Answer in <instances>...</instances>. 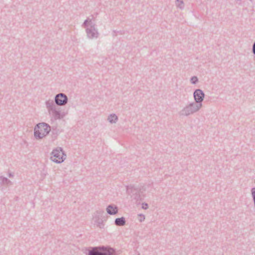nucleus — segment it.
<instances>
[{
	"label": "nucleus",
	"instance_id": "obj_1",
	"mask_svg": "<svg viewBox=\"0 0 255 255\" xmlns=\"http://www.w3.org/2000/svg\"><path fill=\"white\" fill-rule=\"evenodd\" d=\"M87 255H117L115 250L109 247L104 246L90 247L86 249Z\"/></svg>",
	"mask_w": 255,
	"mask_h": 255
},
{
	"label": "nucleus",
	"instance_id": "obj_2",
	"mask_svg": "<svg viewBox=\"0 0 255 255\" xmlns=\"http://www.w3.org/2000/svg\"><path fill=\"white\" fill-rule=\"evenodd\" d=\"M50 130L51 127L48 124L40 123L35 126L34 134L36 139H40L47 135Z\"/></svg>",
	"mask_w": 255,
	"mask_h": 255
},
{
	"label": "nucleus",
	"instance_id": "obj_3",
	"mask_svg": "<svg viewBox=\"0 0 255 255\" xmlns=\"http://www.w3.org/2000/svg\"><path fill=\"white\" fill-rule=\"evenodd\" d=\"M200 109L198 105H196L194 102H191L184 107L179 112V115L181 117H188L197 113Z\"/></svg>",
	"mask_w": 255,
	"mask_h": 255
},
{
	"label": "nucleus",
	"instance_id": "obj_4",
	"mask_svg": "<svg viewBox=\"0 0 255 255\" xmlns=\"http://www.w3.org/2000/svg\"><path fill=\"white\" fill-rule=\"evenodd\" d=\"M53 157H51V160L56 163L63 162L66 158V154L64 153L61 147H57L54 149L51 152Z\"/></svg>",
	"mask_w": 255,
	"mask_h": 255
},
{
	"label": "nucleus",
	"instance_id": "obj_5",
	"mask_svg": "<svg viewBox=\"0 0 255 255\" xmlns=\"http://www.w3.org/2000/svg\"><path fill=\"white\" fill-rule=\"evenodd\" d=\"M193 97L195 101L194 103L201 108L202 107V102L203 101L205 97L204 92L200 89H196L193 93Z\"/></svg>",
	"mask_w": 255,
	"mask_h": 255
},
{
	"label": "nucleus",
	"instance_id": "obj_6",
	"mask_svg": "<svg viewBox=\"0 0 255 255\" xmlns=\"http://www.w3.org/2000/svg\"><path fill=\"white\" fill-rule=\"evenodd\" d=\"M54 101L56 105L63 106L67 104L68 98L65 94L60 93L55 95Z\"/></svg>",
	"mask_w": 255,
	"mask_h": 255
},
{
	"label": "nucleus",
	"instance_id": "obj_7",
	"mask_svg": "<svg viewBox=\"0 0 255 255\" xmlns=\"http://www.w3.org/2000/svg\"><path fill=\"white\" fill-rule=\"evenodd\" d=\"M86 31L89 38L92 39L98 37L99 33L95 27V24L91 25L90 27H87Z\"/></svg>",
	"mask_w": 255,
	"mask_h": 255
},
{
	"label": "nucleus",
	"instance_id": "obj_8",
	"mask_svg": "<svg viewBox=\"0 0 255 255\" xmlns=\"http://www.w3.org/2000/svg\"><path fill=\"white\" fill-rule=\"evenodd\" d=\"M105 214L104 211H100L97 212V214L94 217V221L97 224V226L100 228H104L103 220L102 218L103 215Z\"/></svg>",
	"mask_w": 255,
	"mask_h": 255
},
{
	"label": "nucleus",
	"instance_id": "obj_9",
	"mask_svg": "<svg viewBox=\"0 0 255 255\" xmlns=\"http://www.w3.org/2000/svg\"><path fill=\"white\" fill-rule=\"evenodd\" d=\"M49 113L55 120H60L64 117V114L57 107L50 111Z\"/></svg>",
	"mask_w": 255,
	"mask_h": 255
},
{
	"label": "nucleus",
	"instance_id": "obj_10",
	"mask_svg": "<svg viewBox=\"0 0 255 255\" xmlns=\"http://www.w3.org/2000/svg\"><path fill=\"white\" fill-rule=\"evenodd\" d=\"M107 212L110 215H115L118 213V207L114 204L109 205L106 208Z\"/></svg>",
	"mask_w": 255,
	"mask_h": 255
},
{
	"label": "nucleus",
	"instance_id": "obj_11",
	"mask_svg": "<svg viewBox=\"0 0 255 255\" xmlns=\"http://www.w3.org/2000/svg\"><path fill=\"white\" fill-rule=\"evenodd\" d=\"M46 107L48 112L52 109L55 108L56 107L55 103L52 100H48L45 102Z\"/></svg>",
	"mask_w": 255,
	"mask_h": 255
},
{
	"label": "nucleus",
	"instance_id": "obj_12",
	"mask_svg": "<svg viewBox=\"0 0 255 255\" xmlns=\"http://www.w3.org/2000/svg\"><path fill=\"white\" fill-rule=\"evenodd\" d=\"M107 120L111 124H116L118 121V117L115 114H111L108 116Z\"/></svg>",
	"mask_w": 255,
	"mask_h": 255
},
{
	"label": "nucleus",
	"instance_id": "obj_13",
	"mask_svg": "<svg viewBox=\"0 0 255 255\" xmlns=\"http://www.w3.org/2000/svg\"><path fill=\"white\" fill-rule=\"evenodd\" d=\"M126 221L124 217L116 218L115 220V224L117 226H124L126 225Z\"/></svg>",
	"mask_w": 255,
	"mask_h": 255
},
{
	"label": "nucleus",
	"instance_id": "obj_14",
	"mask_svg": "<svg viewBox=\"0 0 255 255\" xmlns=\"http://www.w3.org/2000/svg\"><path fill=\"white\" fill-rule=\"evenodd\" d=\"M127 190L128 194L133 195L134 194H136V193L138 191V189L134 187L133 186H127Z\"/></svg>",
	"mask_w": 255,
	"mask_h": 255
},
{
	"label": "nucleus",
	"instance_id": "obj_15",
	"mask_svg": "<svg viewBox=\"0 0 255 255\" xmlns=\"http://www.w3.org/2000/svg\"><path fill=\"white\" fill-rule=\"evenodd\" d=\"M0 180L1 182V184L3 185H8L12 184V182L6 177L0 176Z\"/></svg>",
	"mask_w": 255,
	"mask_h": 255
},
{
	"label": "nucleus",
	"instance_id": "obj_16",
	"mask_svg": "<svg viewBox=\"0 0 255 255\" xmlns=\"http://www.w3.org/2000/svg\"><path fill=\"white\" fill-rule=\"evenodd\" d=\"M176 6L182 9H183L184 8V2H183V1L182 0H176Z\"/></svg>",
	"mask_w": 255,
	"mask_h": 255
},
{
	"label": "nucleus",
	"instance_id": "obj_17",
	"mask_svg": "<svg viewBox=\"0 0 255 255\" xmlns=\"http://www.w3.org/2000/svg\"><path fill=\"white\" fill-rule=\"evenodd\" d=\"M190 81L192 84H196L199 81L198 77L196 76H192Z\"/></svg>",
	"mask_w": 255,
	"mask_h": 255
},
{
	"label": "nucleus",
	"instance_id": "obj_18",
	"mask_svg": "<svg viewBox=\"0 0 255 255\" xmlns=\"http://www.w3.org/2000/svg\"><path fill=\"white\" fill-rule=\"evenodd\" d=\"M138 216H139V218L138 219V221L140 222H142V221H143L144 220V219H145L144 215H143L142 214H139V215H138Z\"/></svg>",
	"mask_w": 255,
	"mask_h": 255
},
{
	"label": "nucleus",
	"instance_id": "obj_19",
	"mask_svg": "<svg viewBox=\"0 0 255 255\" xmlns=\"http://www.w3.org/2000/svg\"><path fill=\"white\" fill-rule=\"evenodd\" d=\"M148 208V204L145 203H143L142 204V208L143 209H147Z\"/></svg>",
	"mask_w": 255,
	"mask_h": 255
},
{
	"label": "nucleus",
	"instance_id": "obj_20",
	"mask_svg": "<svg viewBox=\"0 0 255 255\" xmlns=\"http://www.w3.org/2000/svg\"><path fill=\"white\" fill-rule=\"evenodd\" d=\"M88 24H89L88 22V20H85L84 21V22H83V24H82V26L83 27L86 28V27H87L88 26Z\"/></svg>",
	"mask_w": 255,
	"mask_h": 255
},
{
	"label": "nucleus",
	"instance_id": "obj_21",
	"mask_svg": "<svg viewBox=\"0 0 255 255\" xmlns=\"http://www.w3.org/2000/svg\"><path fill=\"white\" fill-rule=\"evenodd\" d=\"M86 20H88V22L89 24L90 25V26L91 25H93L94 24L92 23L91 19H90L88 18L87 19H86Z\"/></svg>",
	"mask_w": 255,
	"mask_h": 255
},
{
	"label": "nucleus",
	"instance_id": "obj_22",
	"mask_svg": "<svg viewBox=\"0 0 255 255\" xmlns=\"http://www.w3.org/2000/svg\"><path fill=\"white\" fill-rule=\"evenodd\" d=\"M252 52L254 54V55H255V42L254 43L253 45Z\"/></svg>",
	"mask_w": 255,
	"mask_h": 255
},
{
	"label": "nucleus",
	"instance_id": "obj_23",
	"mask_svg": "<svg viewBox=\"0 0 255 255\" xmlns=\"http://www.w3.org/2000/svg\"><path fill=\"white\" fill-rule=\"evenodd\" d=\"M8 176H9V177H12V176H13V174H12L11 173H9L8 174Z\"/></svg>",
	"mask_w": 255,
	"mask_h": 255
},
{
	"label": "nucleus",
	"instance_id": "obj_24",
	"mask_svg": "<svg viewBox=\"0 0 255 255\" xmlns=\"http://www.w3.org/2000/svg\"><path fill=\"white\" fill-rule=\"evenodd\" d=\"M236 0L237 2H238V1H240H240H242V0Z\"/></svg>",
	"mask_w": 255,
	"mask_h": 255
},
{
	"label": "nucleus",
	"instance_id": "obj_25",
	"mask_svg": "<svg viewBox=\"0 0 255 255\" xmlns=\"http://www.w3.org/2000/svg\"><path fill=\"white\" fill-rule=\"evenodd\" d=\"M137 195H136V196H135V197H134V198H135V199H138V197H137Z\"/></svg>",
	"mask_w": 255,
	"mask_h": 255
},
{
	"label": "nucleus",
	"instance_id": "obj_26",
	"mask_svg": "<svg viewBox=\"0 0 255 255\" xmlns=\"http://www.w3.org/2000/svg\"><path fill=\"white\" fill-rule=\"evenodd\" d=\"M52 133H53V134H54V130H52Z\"/></svg>",
	"mask_w": 255,
	"mask_h": 255
},
{
	"label": "nucleus",
	"instance_id": "obj_27",
	"mask_svg": "<svg viewBox=\"0 0 255 255\" xmlns=\"http://www.w3.org/2000/svg\"><path fill=\"white\" fill-rule=\"evenodd\" d=\"M251 1H252L253 0H250Z\"/></svg>",
	"mask_w": 255,
	"mask_h": 255
}]
</instances>
